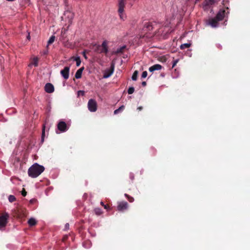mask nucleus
<instances>
[{
    "label": "nucleus",
    "mask_w": 250,
    "mask_h": 250,
    "mask_svg": "<svg viewBox=\"0 0 250 250\" xmlns=\"http://www.w3.org/2000/svg\"><path fill=\"white\" fill-rule=\"evenodd\" d=\"M138 71L135 70V71L134 72V73H133V75H132V80H133V81H136V80H137V77H138Z\"/></svg>",
    "instance_id": "412c9836"
},
{
    "label": "nucleus",
    "mask_w": 250,
    "mask_h": 250,
    "mask_svg": "<svg viewBox=\"0 0 250 250\" xmlns=\"http://www.w3.org/2000/svg\"><path fill=\"white\" fill-rule=\"evenodd\" d=\"M128 207V203L125 201H122L118 203L117 209L120 211H124L127 209Z\"/></svg>",
    "instance_id": "0eeeda50"
},
{
    "label": "nucleus",
    "mask_w": 250,
    "mask_h": 250,
    "mask_svg": "<svg viewBox=\"0 0 250 250\" xmlns=\"http://www.w3.org/2000/svg\"><path fill=\"white\" fill-rule=\"evenodd\" d=\"M9 201L11 203H12L16 201V198L14 195H10L8 197Z\"/></svg>",
    "instance_id": "b1692460"
},
{
    "label": "nucleus",
    "mask_w": 250,
    "mask_h": 250,
    "mask_svg": "<svg viewBox=\"0 0 250 250\" xmlns=\"http://www.w3.org/2000/svg\"><path fill=\"white\" fill-rule=\"evenodd\" d=\"M125 48H126V46L124 45V46L118 48L116 50V51L115 52V54L117 55L120 53H123Z\"/></svg>",
    "instance_id": "dca6fc26"
},
{
    "label": "nucleus",
    "mask_w": 250,
    "mask_h": 250,
    "mask_svg": "<svg viewBox=\"0 0 250 250\" xmlns=\"http://www.w3.org/2000/svg\"><path fill=\"white\" fill-rule=\"evenodd\" d=\"M178 62V60H176L173 62V64L172 66V68H174L176 66Z\"/></svg>",
    "instance_id": "f704fd0d"
},
{
    "label": "nucleus",
    "mask_w": 250,
    "mask_h": 250,
    "mask_svg": "<svg viewBox=\"0 0 250 250\" xmlns=\"http://www.w3.org/2000/svg\"><path fill=\"white\" fill-rule=\"evenodd\" d=\"M84 94V92L82 90H79L78 91V96H79L80 95L83 96Z\"/></svg>",
    "instance_id": "7c9ffc66"
},
{
    "label": "nucleus",
    "mask_w": 250,
    "mask_h": 250,
    "mask_svg": "<svg viewBox=\"0 0 250 250\" xmlns=\"http://www.w3.org/2000/svg\"><path fill=\"white\" fill-rule=\"evenodd\" d=\"M143 107L141 106L137 108V110L140 111H141L143 109Z\"/></svg>",
    "instance_id": "4c0bfd02"
},
{
    "label": "nucleus",
    "mask_w": 250,
    "mask_h": 250,
    "mask_svg": "<svg viewBox=\"0 0 250 250\" xmlns=\"http://www.w3.org/2000/svg\"><path fill=\"white\" fill-rule=\"evenodd\" d=\"M44 135H45V126L43 125L42 130V141L44 140Z\"/></svg>",
    "instance_id": "c85d7f7f"
},
{
    "label": "nucleus",
    "mask_w": 250,
    "mask_h": 250,
    "mask_svg": "<svg viewBox=\"0 0 250 250\" xmlns=\"http://www.w3.org/2000/svg\"><path fill=\"white\" fill-rule=\"evenodd\" d=\"M229 11L226 13L224 9H220L217 14L215 18L219 21H221L223 20L224 18L226 16V14L227 15L229 14Z\"/></svg>",
    "instance_id": "1a4fd4ad"
},
{
    "label": "nucleus",
    "mask_w": 250,
    "mask_h": 250,
    "mask_svg": "<svg viewBox=\"0 0 250 250\" xmlns=\"http://www.w3.org/2000/svg\"><path fill=\"white\" fill-rule=\"evenodd\" d=\"M154 24H156L155 22L146 21L144 23V28H143V30L146 32L151 31L153 29Z\"/></svg>",
    "instance_id": "423d86ee"
},
{
    "label": "nucleus",
    "mask_w": 250,
    "mask_h": 250,
    "mask_svg": "<svg viewBox=\"0 0 250 250\" xmlns=\"http://www.w3.org/2000/svg\"><path fill=\"white\" fill-rule=\"evenodd\" d=\"M83 57L85 59H87V57L86 55V50H84L83 52Z\"/></svg>",
    "instance_id": "c9c22d12"
},
{
    "label": "nucleus",
    "mask_w": 250,
    "mask_h": 250,
    "mask_svg": "<svg viewBox=\"0 0 250 250\" xmlns=\"http://www.w3.org/2000/svg\"><path fill=\"white\" fill-rule=\"evenodd\" d=\"M87 105L88 109L91 112H95L97 109V103L94 99H90L88 101Z\"/></svg>",
    "instance_id": "20e7f679"
},
{
    "label": "nucleus",
    "mask_w": 250,
    "mask_h": 250,
    "mask_svg": "<svg viewBox=\"0 0 250 250\" xmlns=\"http://www.w3.org/2000/svg\"><path fill=\"white\" fill-rule=\"evenodd\" d=\"M45 91L48 93H51L54 91L53 85L51 83H47L44 86Z\"/></svg>",
    "instance_id": "ddd939ff"
},
{
    "label": "nucleus",
    "mask_w": 250,
    "mask_h": 250,
    "mask_svg": "<svg viewBox=\"0 0 250 250\" xmlns=\"http://www.w3.org/2000/svg\"><path fill=\"white\" fill-rule=\"evenodd\" d=\"M129 178L131 181H133L134 179V175L132 173H130L129 174Z\"/></svg>",
    "instance_id": "473e14b6"
},
{
    "label": "nucleus",
    "mask_w": 250,
    "mask_h": 250,
    "mask_svg": "<svg viewBox=\"0 0 250 250\" xmlns=\"http://www.w3.org/2000/svg\"><path fill=\"white\" fill-rule=\"evenodd\" d=\"M124 109H125V106L124 105H123L121 106L119 108L114 110V114H117L118 113H119L120 112L122 111Z\"/></svg>",
    "instance_id": "6ab92c4d"
},
{
    "label": "nucleus",
    "mask_w": 250,
    "mask_h": 250,
    "mask_svg": "<svg viewBox=\"0 0 250 250\" xmlns=\"http://www.w3.org/2000/svg\"><path fill=\"white\" fill-rule=\"evenodd\" d=\"M216 2V0H205L203 3V8L207 10L209 7Z\"/></svg>",
    "instance_id": "f8f14e48"
},
{
    "label": "nucleus",
    "mask_w": 250,
    "mask_h": 250,
    "mask_svg": "<svg viewBox=\"0 0 250 250\" xmlns=\"http://www.w3.org/2000/svg\"><path fill=\"white\" fill-rule=\"evenodd\" d=\"M27 192L25 191L24 188H23L21 191V194L23 196H25L26 195Z\"/></svg>",
    "instance_id": "72a5a7b5"
},
{
    "label": "nucleus",
    "mask_w": 250,
    "mask_h": 250,
    "mask_svg": "<svg viewBox=\"0 0 250 250\" xmlns=\"http://www.w3.org/2000/svg\"><path fill=\"white\" fill-rule=\"evenodd\" d=\"M83 70L84 67H82L77 71L75 75V77L76 79H80L82 77V72Z\"/></svg>",
    "instance_id": "2eb2a0df"
},
{
    "label": "nucleus",
    "mask_w": 250,
    "mask_h": 250,
    "mask_svg": "<svg viewBox=\"0 0 250 250\" xmlns=\"http://www.w3.org/2000/svg\"><path fill=\"white\" fill-rule=\"evenodd\" d=\"M32 64L35 66H37L38 64V59L37 58H34L32 61Z\"/></svg>",
    "instance_id": "bb28decb"
},
{
    "label": "nucleus",
    "mask_w": 250,
    "mask_h": 250,
    "mask_svg": "<svg viewBox=\"0 0 250 250\" xmlns=\"http://www.w3.org/2000/svg\"><path fill=\"white\" fill-rule=\"evenodd\" d=\"M162 65L159 64H156L149 68L150 72H153L155 70H159L162 69Z\"/></svg>",
    "instance_id": "4468645a"
},
{
    "label": "nucleus",
    "mask_w": 250,
    "mask_h": 250,
    "mask_svg": "<svg viewBox=\"0 0 250 250\" xmlns=\"http://www.w3.org/2000/svg\"><path fill=\"white\" fill-rule=\"evenodd\" d=\"M191 46V43H184L181 45L180 48L181 49H185L186 48H189Z\"/></svg>",
    "instance_id": "aec40b11"
},
{
    "label": "nucleus",
    "mask_w": 250,
    "mask_h": 250,
    "mask_svg": "<svg viewBox=\"0 0 250 250\" xmlns=\"http://www.w3.org/2000/svg\"><path fill=\"white\" fill-rule=\"evenodd\" d=\"M134 92V88L133 87H130L127 91L129 94H132Z\"/></svg>",
    "instance_id": "cd10ccee"
},
{
    "label": "nucleus",
    "mask_w": 250,
    "mask_h": 250,
    "mask_svg": "<svg viewBox=\"0 0 250 250\" xmlns=\"http://www.w3.org/2000/svg\"><path fill=\"white\" fill-rule=\"evenodd\" d=\"M28 223L30 226H34L37 224V221L35 219L31 218L28 221Z\"/></svg>",
    "instance_id": "f3484780"
},
{
    "label": "nucleus",
    "mask_w": 250,
    "mask_h": 250,
    "mask_svg": "<svg viewBox=\"0 0 250 250\" xmlns=\"http://www.w3.org/2000/svg\"><path fill=\"white\" fill-rule=\"evenodd\" d=\"M113 71H114V66L113 65L112 67L111 70L109 71V72L108 73L104 74V77L105 78H106L110 77L113 73Z\"/></svg>",
    "instance_id": "a211bd4d"
},
{
    "label": "nucleus",
    "mask_w": 250,
    "mask_h": 250,
    "mask_svg": "<svg viewBox=\"0 0 250 250\" xmlns=\"http://www.w3.org/2000/svg\"><path fill=\"white\" fill-rule=\"evenodd\" d=\"M147 75V72L146 71H144L142 74V78H145L146 77Z\"/></svg>",
    "instance_id": "c756f323"
},
{
    "label": "nucleus",
    "mask_w": 250,
    "mask_h": 250,
    "mask_svg": "<svg viewBox=\"0 0 250 250\" xmlns=\"http://www.w3.org/2000/svg\"><path fill=\"white\" fill-rule=\"evenodd\" d=\"M69 224H68V223L66 224H65V228L66 229H68V227H69Z\"/></svg>",
    "instance_id": "ea45409f"
},
{
    "label": "nucleus",
    "mask_w": 250,
    "mask_h": 250,
    "mask_svg": "<svg viewBox=\"0 0 250 250\" xmlns=\"http://www.w3.org/2000/svg\"><path fill=\"white\" fill-rule=\"evenodd\" d=\"M8 218L9 215L7 213H5L0 216V229L4 228L6 226Z\"/></svg>",
    "instance_id": "39448f33"
},
{
    "label": "nucleus",
    "mask_w": 250,
    "mask_h": 250,
    "mask_svg": "<svg viewBox=\"0 0 250 250\" xmlns=\"http://www.w3.org/2000/svg\"><path fill=\"white\" fill-rule=\"evenodd\" d=\"M57 128L61 132H65L68 130L66 124L63 121H61L58 123Z\"/></svg>",
    "instance_id": "9b49d317"
},
{
    "label": "nucleus",
    "mask_w": 250,
    "mask_h": 250,
    "mask_svg": "<svg viewBox=\"0 0 250 250\" xmlns=\"http://www.w3.org/2000/svg\"><path fill=\"white\" fill-rule=\"evenodd\" d=\"M74 60L76 62V66H79L81 63V60L80 57H77Z\"/></svg>",
    "instance_id": "5701e85b"
},
{
    "label": "nucleus",
    "mask_w": 250,
    "mask_h": 250,
    "mask_svg": "<svg viewBox=\"0 0 250 250\" xmlns=\"http://www.w3.org/2000/svg\"><path fill=\"white\" fill-rule=\"evenodd\" d=\"M94 211L96 214L100 215L102 213L101 209L99 208H96L94 209Z\"/></svg>",
    "instance_id": "393cba45"
},
{
    "label": "nucleus",
    "mask_w": 250,
    "mask_h": 250,
    "mask_svg": "<svg viewBox=\"0 0 250 250\" xmlns=\"http://www.w3.org/2000/svg\"><path fill=\"white\" fill-rule=\"evenodd\" d=\"M142 85H143V86H146V82H143L142 83Z\"/></svg>",
    "instance_id": "58836bf2"
},
{
    "label": "nucleus",
    "mask_w": 250,
    "mask_h": 250,
    "mask_svg": "<svg viewBox=\"0 0 250 250\" xmlns=\"http://www.w3.org/2000/svg\"><path fill=\"white\" fill-rule=\"evenodd\" d=\"M44 170V167L37 163L33 164L28 170L29 176L36 178Z\"/></svg>",
    "instance_id": "f257e3e1"
},
{
    "label": "nucleus",
    "mask_w": 250,
    "mask_h": 250,
    "mask_svg": "<svg viewBox=\"0 0 250 250\" xmlns=\"http://www.w3.org/2000/svg\"><path fill=\"white\" fill-rule=\"evenodd\" d=\"M125 5V0H119L118 1V13L120 19L123 20H124L126 18V16L124 13Z\"/></svg>",
    "instance_id": "f03ea898"
},
{
    "label": "nucleus",
    "mask_w": 250,
    "mask_h": 250,
    "mask_svg": "<svg viewBox=\"0 0 250 250\" xmlns=\"http://www.w3.org/2000/svg\"><path fill=\"white\" fill-rule=\"evenodd\" d=\"M94 51L97 53H104L108 52V47L106 41H104L102 45H94Z\"/></svg>",
    "instance_id": "7ed1b4c3"
},
{
    "label": "nucleus",
    "mask_w": 250,
    "mask_h": 250,
    "mask_svg": "<svg viewBox=\"0 0 250 250\" xmlns=\"http://www.w3.org/2000/svg\"><path fill=\"white\" fill-rule=\"evenodd\" d=\"M219 21L215 17L210 18L206 21L207 24L211 26L212 27H216L218 26Z\"/></svg>",
    "instance_id": "6e6552de"
},
{
    "label": "nucleus",
    "mask_w": 250,
    "mask_h": 250,
    "mask_svg": "<svg viewBox=\"0 0 250 250\" xmlns=\"http://www.w3.org/2000/svg\"><path fill=\"white\" fill-rule=\"evenodd\" d=\"M67 238H68V236L67 235H65L62 238V241L63 242H64L65 241H66L67 240Z\"/></svg>",
    "instance_id": "e433bc0d"
},
{
    "label": "nucleus",
    "mask_w": 250,
    "mask_h": 250,
    "mask_svg": "<svg viewBox=\"0 0 250 250\" xmlns=\"http://www.w3.org/2000/svg\"><path fill=\"white\" fill-rule=\"evenodd\" d=\"M101 205L104 207L105 209H107L109 208L108 205H104L103 202H101Z\"/></svg>",
    "instance_id": "2f4dec72"
},
{
    "label": "nucleus",
    "mask_w": 250,
    "mask_h": 250,
    "mask_svg": "<svg viewBox=\"0 0 250 250\" xmlns=\"http://www.w3.org/2000/svg\"><path fill=\"white\" fill-rule=\"evenodd\" d=\"M55 39V36L54 35L51 36L48 41V45L52 44L54 42Z\"/></svg>",
    "instance_id": "4be33fe9"
},
{
    "label": "nucleus",
    "mask_w": 250,
    "mask_h": 250,
    "mask_svg": "<svg viewBox=\"0 0 250 250\" xmlns=\"http://www.w3.org/2000/svg\"><path fill=\"white\" fill-rule=\"evenodd\" d=\"M125 196L127 198V199H128L129 202H133L134 201V200L132 197L129 196V195H128L127 194H125Z\"/></svg>",
    "instance_id": "a878e982"
},
{
    "label": "nucleus",
    "mask_w": 250,
    "mask_h": 250,
    "mask_svg": "<svg viewBox=\"0 0 250 250\" xmlns=\"http://www.w3.org/2000/svg\"><path fill=\"white\" fill-rule=\"evenodd\" d=\"M70 67L65 66L63 69L60 72L61 75L65 80H67L69 78Z\"/></svg>",
    "instance_id": "9d476101"
}]
</instances>
